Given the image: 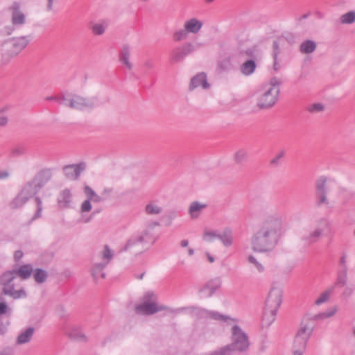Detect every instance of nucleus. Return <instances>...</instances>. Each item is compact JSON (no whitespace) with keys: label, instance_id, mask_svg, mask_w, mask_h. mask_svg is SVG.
I'll return each instance as SVG.
<instances>
[{"label":"nucleus","instance_id":"obj_4","mask_svg":"<svg viewBox=\"0 0 355 355\" xmlns=\"http://www.w3.org/2000/svg\"><path fill=\"white\" fill-rule=\"evenodd\" d=\"M281 84L282 80L280 78L272 77L268 83L263 85L261 94L257 103L259 108H269L276 103L278 99L279 86Z\"/></svg>","mask_w":355,"mask_h":355},{"label":"nucleus","instance_id":"obj_31","mask_svg":"<svg viewBox=\"0 0 355 355\" xmlns=\"http://www.w3.org/2000/svg\"><path fill=\"white\" fill-rule=\"evenodd\" d=\"M334 291V287L331 286L321 293L319 297L315 300V304L316 306H320L322 304L327 302L329 300L331 295L333 294Z\"/></svg>","mask_w":355,"mask_h":355},{"label":"nucleus","instance_id":"obj_26","mask_svg":"<svg viewBox=\"0 0 355 355\" xmlns=\"http://www.w3.org/2000/svg\"><path fill=\"white\" fill-rule=\"evenodd\" d=\"M13 270H15V276H19L22 279H26L30 277L33 271V267L29 264L23 265Z\"/></svg>","mask_w":355,"mask_h":355},{"label":"nucleus","instance_id":"obj_53","mask_svg":"<svg viewBox=\"0 0 355 355\" xmlns=\"http://www.w3.org/2000/svg\"><path fill=\"white\" fill-rule=\"evenodd\" d=\"M285 152L284 150H280L275 156V157L271 159L270 163L271 164H277L279 162V160L282 158L284 156Z\"/></svg>","mask_w":355,"mask_h":355},{"label":"nucleus","instance_id":"obj_48","mask_svg":"<svg viewBox=\"0 0 355 355\" xmlns=\"http://www.w3.org/2000/svg\"><path fill=\"white\" fill-rule=\"evenodd\" d=\"M347 259V254L343 253L339 260V269L348 270Z\"/></svg>","mask_w":355,"mask_h":355},{"label":"nucleus","instance_id":"obj_29","mask_svg":"<svg viewBox=\"0 0 355 355\" xmlns=\"http://www.w3.org/2000/svg\"><path fill=\"white\" fill-rule=\"evenodd\" d=\"M317 47L316 43L310 40L304 41L300 46V51L302 54H310L313 53Z\"/></svg>","mask_w":355,"mask_h":355},{"label":"nucleus","instance_id":"obj_58","mask_svg":"<svg viewBox=\"0 0 355 355\" xmlns=\"http://www.w3.org/2000/svg\"><path fill=\"white\" fill-rule=\"evenodd\" d=\"M7 306L3 302H0V315L6 312Z\"/></svg>","mask_w":355,"mask_h":355},{"label":"nucleus","instance_id":"obj_41","mask_svg":"<svg viewBox=\"0 0 355 355\" xmlns=\"http://www.w3.org/2000/svg\"><path fill=\"white\" fill-rule=\"evenodd\" d=\"M188 33V31L184 28L175 31L173 35V38L176 42H180L187 38Z\"/></svg>","mask_w":355,"mask_h":355},{"label":"nucleus","instance_id":"obj_30","mask_svg":"<svg viewBox=\"0 0 355 355\" xmlns=\"http://www.w3.org/2000/svg\"><path fill=\"white\" fill-rule=\"evenodd\" d=\"M221 285V280L220 278H214L209 280L204 286L203 290L208 291L209 295H212Z\"/></svg>","mask_w":355,"mask_h":355},{"label":"nucleus","instance_id":"obj_55","mask_svg":"<svg viewBox=\"0 0 355 355\" xmlns=\"http://www.w3.org/2000/svg\"><path fill=\"white\" fill-rule=\"evenodd\" d=\"M23 257V252L21 250H17L14 254V258L15 261H19Z\"/></svg>","mask_w":355,"mask_h":355},{"label":"nucleus","instance_id":"obj_56","mask_svg":"<svg viewBox=\"0 0 355 355\" xmlns=\"http://www.w3.org/2000/svg\"><path fill=\"white\" fill-rule=\"evenodd\" d=\"M54 0H47L46 3V10L48 12H50L53 10V4Z\"/></svg>","mask_w":355,"mask_h":355},{"label":"nucleus","instance_id":"obj_18","mask_svg":"<svg viewBox=\"0 0 355 355\" xmlns=\"http://www.w3.org/2000/svg\"><path fill=\"white\" fill-rule=\"evenodd\" d=\"M131 53V48L129 44H123L121 46L119 54V60L125 66L128 70L132 69V64L130 60Z\"/></svg>","mask_w":355,"mask_h":355},{"label":"nucleus","instance_id":"obj_43","mask_svg":"<svg viewBox=\"0 0 355 355\" xmlns=\"http://www.w3.org/2000/svg\"><path fill=\"white\" fill-rule=\"evenodd\" d=\"M159 225V223L153 222L149 224V225L146 227V229L142 232L141 235L144 236V242L146 241L148 238H150L152 236L151 230L156 226Z\"/></svg>","mask_w":355,"mask_h":355},{"label":"nucleus","instance_id":"obj_52","mask_svg":"<svg viewBox=\"0 0 355 355\" xmlns=\"http://www.w3.org/2000/svg\"><path fill=\"white\" fill-rule=\"evenodd\" d=\"M16 26H14L12 24V26H8L4 27V28L2 30V34L4 35H10L13 33Z\"/></svg>","mask_w":355,"mask_h":355},{"label":"nucleus","instance_id":"obj_34","mask_svg":"<svg viewBox=\"0 0 355 355\" xmlns=\"http://www.w3.org/2000/svg\"><path fill=\"white\" fill-rule=\"evenodd\" d=\"M218 239L225 247H230L232 244L233 236L231 230H225L223 234H219Z\"/></svg>","mask_w":355,"mask_h":355},{"label":"nucleus","instance_id":"obj_46","mask_svg":"<svg viewBox=\"0 0 355 355\" xmlns=\"http://www.w3.org/2000/svg\"><path fill=\"white\" fill-rule=\"evenodd\" d=\"M345 286V288L342 293V297H344L345 299H347L352 295L355 286L354 284H346V286Z\"/></svg>","mask_w":355,"mask_h":355},{"label":"nucleus","instance_id":"obj_5","mask_svg":"<svg viewBox=\"0 0 355 355\" xmlns=\"http://www.w3.org/2000/svg\"><path fill=\"white\" fill-rule=\"evenodd\" d=\"M314 329L313 322L308 318H304L294 338L293 345V355H303L306 343Z\"/></svg>","mask_w":355,"mask_h":355},{"label":"nucleus","instance_id":"obj_13","mask_svg":"<svg viewBox=\"0 0 355 355\" xmlns=\"http://www.w3.org/2000/svg\"><path fill=\"white\" fill-rule=\"evenodd\" d=\"M144 236L139 235L137 237L129 239L121 251H128L132 255L137 256L141 254L144 250Z\"/></svg>","mask_w":355,"mask_h":355},{"label":"nucleus","instance_id":"obj_45","mask_svg":"<svg viewBox=\"0 0 355 355\" xmlns=\"http://www.w3.org/2000/svg\"><path fill=\"white\" fill-rule=\"evenodd\" d=\"M324 109V105L320 103L311 104L307 107V110L311 113L320 112L323 111Z\"/></svg>","mask_w":355,"mask_h":355},{"label":"nucleus","instance_id":"obj_28","mask_svg":"<svg viewBox=\"0 0 355 355\" xmlns=\"http://www.w3.org/2000/svg\"><path fill=\"white\" fill-rule=\"evenodd\" d=\"M33 327H28L26 331L21 332L17 338L16 343L17 345H23L28 343L34 333Z\"/></svg>","mask_w":355,"mask_h":355},{"label":"nucleus","instance_id":"obj_20","mask_svg":"<svg viewBox=\"0 0 355 355\" xmlns=\"http://www.w3.org/2000/svg\"><path fill=\"white\" fill-rule=\"evenodd\" d=\"M163 211L162 205L156 200L149 201L144 207V212L149 216H159Z\"/></svg>","mask_w":355,"mask_h":355},{"label":"nucleus","instance_id":"obj_37","mask_svg":"<svg viewBox=\"0 0 355 355\" xmlns=\"http://www.w3.org/2000/svg\"><path fill=\"white\" fill-rule=\"evenodd\" d=\"M47 277V272L44 270L37 268L34 271L33 277L37 283L42 284L46 280Z\"/></svg>","mask_w":355,"mask_h":355},{"label":"nucleus","instance_id":"obj_63","mask_svg":"<svg viewBox=\"0 0 355 355\" xmlns=\"http://www.w3.org/2000/svg\"><path fill=\"white\" fill-rule=\"evenodd\" d=\"M327 225H328V223L326 220H320L319 221V225L320 226H322V225L323 226H327Z\"/></svg>","mask_w":355,"mask_h":355},{"label":"nucleus","instance_id":"obj_50","mask_svg":"<svg viewBox=\"0 0 355 355\" xmlns=\"http://www.w3.org/2000/svg\"><path fill=\"white\" fill-rule=\"evenodd\" d=\"M91 201L89 200H85L81 205V211L88 212L92 209Z\"/></svg>","mask_w":355,"mask_h":355},{"label":"nucleus","instance_id":"obj_60","mask_svg":"<svg viewBox=\"0 0 355 355\" xmlns=\"http://www.w3.org/2000/svg\"><path fill=\"white\" fill-rule=\"evenodd\" d=\"M0 355H12V352L10 349H6L1 352Z\"/></svg>","mask_w":355,"mask_h":355},{"label":"nucleus","instance_id":"obj_19","mask_svg":"<svg viewBox=\"0 0 355 355\" xmlns=\"http://www.w3.org/2000/svg\"><path fill=\"white\" fill-rule=\"evenodd\" d=\"M200 86L203 89L209 87V84L207 83V76L205 73H200L191 79L189 89L193 90Z\"/></svg>","mask_w":355,"mask_h":355},{"label":"nucleus","instance_id":"obj_47","mask_svg":"<svg viewBox=\"0 0 355 355\" xmlns=\"http://www.w3.org/2000/svg\"><path fill=\"white\" fill-rule=\"evenodd\" d=\"M248 260L250 263L253 264L255 266V268L259 272H262L264 270L263 266L261 263H259L254 256H249Z\"/></svg>","mask_w":355,"mask_h":355},{"label":"nucleus","instance_id":"obj_38","mask_svg":"<svg viewBox=\"0 0 355 355\" xmlns=\"http://www.w3.org/2000/svg\"><path fill=\"white\" fill-rule=\"evenodd\" d=\"M84 192L87 197V200L96 202H98L101 200V197L89 186H85L84 187Z\"/></svg>","mask_w":355,"mask_h":355},{"label":"nucleus","instance_id":"obj_42","mask_svg":"<svg viewBox=\"0 0 355 355\" xmlns=\"http://www.w3.org/2000/svg\"><path fill=\"white\" fill-rule=\"evenodd\" d=\"M219 234L214 231L205 230L203 234V240L206 242H211L215 239H218Z\"/></svg>","mask_w":355,"mask_h":355},{"label":"nucleus","instance_id":"obj_39","mask_svg":"<svg viewBox=\"0 0 355 355\" xmlns=\"http://www.w3.org/2000/svg\"><path fill=\"white\" fill-rule=\"evenodd\" d=\"M273 59H274V63H273V69L275 71H278L281 66L280 64L277 60V56L280 52L278 43L277 42H273Z\"/></svg>","mask_w":355,"mask_h":355},{"label":"nucleus","instance_id":"obj_21","mask_svg":"<svg viewBox=\"0 0 355 355\" xmlns=\"http://www.w3.org/2000/svg\"><path fill=\"white\" fill-rule=\"evenodd\" d=\"M202 22L197 18L193 17L187 20L184 24V28L189 33L197 34L202 27Z\"/></svg>","mask_w":355,"mask_h":355},{"label":"nucleus","instance_id":"obj_32","mask_svg":"<svg viewBox=\"0 0 355 355\" xmlns=\"http://www.w3.org/2000/svg\"><path fill=\"white\" fill-rule=\"evenodd\" d=\"M28 199L19 192L18 195L10 202V206L12 209H19L24 206Z\"/></svg>","mask_w":355,"mask_h":355},{"label":"nucleus","instance_id":"obj_9","mask_svg":"<svg viewBox=\"0 0 355 355\" xmlns=\"http://www.w3.org/2000/svg\"><path fill=\"white\" fill-rule=\"evenodd\" d=\"M49 178V172L42 171L25 184L20 193L29 200L47 183Z\"/></svg>","mask_w":355,"mask_h":355},{"label":"nucleus","instance_id":"obj_16","mask_svg":"<svg viewBox=\"0 0 355 355\" xmlns=\"http://www.w3.org/2000/svg\"><path fill=\"white\" fill-rule=\"evenodd\" d=\"M85 168V164L80 163L79 164H71L65 166L63 168L64 175L70 180H76L80 176L81 172Z\"/></svg>","mask_w":355,"mask_h":355},{"label":"nucleus","instance_id":"obj_51","mask_svg":"<svg viewBox=\"0 0 355 355\" xmlns=\"http://www.w3.org/2000/svg\"><path fill=\"white\" fill-rule=\"evenodd\" d=\"M143 67L147 70L153 69L155 67V62L152 59H147L144 61Z\"/></svg>","mask_w":355,"mask_h":355},{"label":"nucleus","instance_id":"obj_17","mask_svg":"<svg viewBox=\"0 0 355 355\" xmlns=\"http://www.w3.org/2000/svg\"><path fill=\"white\" fill-rule=\"evenodd\" d=\"M207 207V205L200 201H193L190 203L188 213L192 220L199 218L204 209Z\"/></svg>","mask_w":355,"mask_h":355},{"label":"nucleus","instance_id":"obj_2","mask_svg":"<svg viewBox=\"0 0 355 355\" xmlns=\"http://www.w3.org/2000/svg\"><path fill=\"white\" fill-rule=\"evenodd\" d=\"M202 313L207 318L227 322L228 324H233L230 329L232 343L222 347L223 352L225 354L233 355L235 352H243L248 349L250 346L248 336L247 334L236 324L239 321L237 318H231L213 311H203Z\"/></svg>","mask_w":355,"mask_h":355},{"label":"nucleus","instance_id":"obj_33","mask_svg":"<svg viewBox=\"0 0 355 355\" xmlns=\"http://www.w3.org/2000/svg\"><path fill=\"white\" fill-rule=\"evenodd\" d=\"M337 311H338L337 306H331V307L329 308L326 311L314 315L313 319L314 320H324V319L331 318L336 314Z\"/></svg>","mask_w":355,"mask_h":355},{"label":"nucleus","instance_id":"obj_6","mask_svg":"<svg viewBox=\"0 0 355 355\" xmlns=\"http://www.w3.org/2000/svg\"><path fill=\"white\" fill-rule=\"evenodd\" d=\"M157 300V297L153 293L148 292L145 293L142 297V302L135 306V312L138 314L150 315L165 310L170 313H177L178 311L166 306L158 304Z\"/></svg>","mask_w":355,"mask_h":355},{"label":"nucleus","instance_id":"obj_40","mask_svg":"<svg viewBox=\"0 0 355 355\" xmlns=\"http://www.w3.org/2000/svg\"><path fill=\"white\" fill-rule=\"evenodd\" d=\"M248 151L245 149L241 148L238 150L234 154V161L240 164L245 161L248 157Z\"/></svg>","mask_w":355,"mask_h":355},{"label":"nucleus","instance_id":"obj_62","mask_svg":"<svg viewBox=\"0 0 355 355\" xmlns=\"http://www.w3.org/2000/svg\"><path fill=\"white\" fill-rule=\"evenodd\" d=\"M206 256H207V257L208 261H209L210 263H213V262H214V260H215V259H214V257H212L209 253L207 252V253H206Z\"/></svg>","mask_w":355,"mask_h":355},{"label":"nucleus","instance_id":"obj_12","mask_svg":"<svg viewBox=\"0 0 355 355\" xmlns=\"http://www.w3.org/2000/svg\"><path fill=\"white\" fill-rule=\"evenodd\" d=\"M195 51V46L191 42H185L182 45L172 50L170 60L173 64L182 62L186 56Z\"/></svg>","mask_w":355,"mask_h":355},{"label":"nucleus","instance_id":"obj_27","mask_svg":"<svg viewBox=\"0 0 355 355\" xmlns=\"http://www.w3.org/2000/svg\"><path fill=\"white\" fill-rule=\"evenodd\" d=\"M339 24L341 25H352L355 23V10H352L342 14L338 18Z\"/></svg>","mask_w":355,"mask_h":355},{"label":"nucleus","instance_id":"obj_23","mask_svg":"<svg viewBox=\"0 0 355 355\" xmlns=\"http://www.w3.org/2000/svg\"><path fill=\"white\" fill-rule=\"evenodd\" d=\"M72 200V194L69 189H64L60 191L58 203L61 208H67L70 206Z\"/></svg>","mask_w":355,"mask_h":355},{"label":"nucleus","instance_id":"obj_57","mask_svg":"<svg viewBox=\"0 0 355 355\" xmlns=\"http://www.w3.org/2000/svg\"><path fill=\"white\" fill-rule=\"evenodd\" d=\"M8 123V118L5 116H0V126L6 125Z\"/></svg>","mask_w":355,"mask_h":355},{"label":"nucleus","instance_id":"obj_7","mask_svg":"<svg viewBox=\"0 0 355 355\" xmlns=\"http://www.w3.org/2000/svg\"><path fill=\"white\" fill-rule=\"evenodd\" d=\"M28 43L29 39L27 36L12 37L5 40L1 46L3 58L8 61L21 52Z\"/></svg>","mask_w":355,"mask_h":355},{"label":"nucleus","instance_id":"obj_3","mask_svg":"<svg viewBox=\"0 0 355 355\" xmlns=\"http://www.w3.org/2000/svg\"><path fill=\"white\" fill-rule=\"evenodd\" d=\"M283 291L279 286L270 288L265 302L263 324L270 326L275 320L277 312L282 302Z\"/></svg>","mask_w":355,"mask_h":355},{"label":"nucleus","instance_id":"obj_10","mask_svg":"<svg viewBox=\"0 0 355 355\" xmlns=\"http://www.w3.org/2000/svg\"><path fill=\"white\" fill-rule=\"evenodd\" d=\"M16 277L15 270L7 271L1 275L0 284L3 286L2 294L10 296L13 299L26 297V294L23 288L15 290V284L12 282Z\"/></svg>","mask_w":355,"mask_h":355},{"label":"nucleus","instance_id":"obj_35","mask_svg":"<svg viewBox=\"0 0 355 355\" xmlns=\"http://www.w3.org/2000/svg\"><path fill=\"white\" fill-rule=\"evenodd\" d=\"M232 69L233 64L230 57L222 59L218 63V69L220 71H228Z\"/></svg>","mask_w":355,"mask_h":355},{"label":"nucleus","instance_id":"obj_8","mask_svg":"<svg viewBox=\"0 0 355 355\" xmlns=\"http://www.w3.org/2000/svg\"><path fill=\"white\" fill-rule=\"evenodd\" d=\"M61 100V105L76 110L93 109L96 102L94 97L87 98L78 94L63 95Z\"/></svg>","mask_w":355,"mask_h":355},{"label":"nucleus","instance_id":"obj_64","mask_svg":"<svg viewBox=\"0 0 355 355\" xmlns=\"http://www.w3.org/2000/svg\"><path fill=\"white\" fill-rule=\"evenodd\" d=\"M188 254L189 256H192L194 254V250L192 248H189Z\"/></svg>","mask_w":355,"mask_h":355},{"label":"nucleus","instance_id":"obj_44","mask_svg":"<svg viewBox=\"0 0 355 355\" xmlns=\"http://www.w3.org/2000/svg\"><path fill=\"white\" fill-rule=\"evenodd\" d=\"M91 29L96 35H101L105 33V26L102 24H94L92 26Z\"/></svg>","mask_w":355,"mask_h":355},{"label":"nucleus","instance_id":"obj_49","mask_svg":"<svg viewBox=\"0 0 355 355\" xmlns=\"http://www.w3.org/2000/svg\"><path fill=\"white\" fill-rule=\"evenodd\" d=\"M35 200H36V202H37V211H36L33 218H32V220H35L36 218H39L42 216V201H41V200L39 198H36Z\"/></svg>","mask_w":355,"mask_h":355},{"label":"nucleus","instance_id":"obj_22","mask_svg":"<svg viewBox=\"0 0 355 355\" xmlns=\"http://www.w3.org/2000/svg\"><path fill=\"white\" fill-rule=\"evenodd\" d=\"M66 334L69 338L76 341L85 342L87 340V337L81 330L79 326H72L67 329Z\"/></svg>","mask_w":355,"mask_h":355},{"label":"nucleus","instance_id":"obj_54","mask_svg":"<svg viewBox=\"0 0 355 355\" xmlns=\"http://www.w3.org/2000/svg\"><path fill=\"white\" fill-rule=\"evenodd\" d=\"M24 153V149L22 148H15L12 150L11 154L13 156H19Z\"/></svg>","mask_w":355,"mask_h":355},{"label":"nucleus","instance_id":"obj_24","mask_svg":"<svg viewBox=\"0 0 355 355\" xmlns=\"http://www.w3.org/2000/svg\"><path fill=\"white\" fill-rule=\"evenodd\" d=\"M257 64L253 60H248L240 67L241 73L246 76L252 75L256 70Z\"/></svg>","mask_w":355,"mask_h":355},{"label":"nucleus","instance_id":"obj_59","mask_svg":"<svg viewBox=\"0 0 355 355\" xmlns=\"http://www.w3.org/2000/svg\"><path fill=\"white\" fill-rule=\"evenodd\" d=\"M9 176V173L7 171H0V179H5Z\"/></svg>","mask_w":355,"mask_h":355},{"label":"nucleus","instance_id":"obj_14","mask_svg":"<svg viewBox=\"0 0 355 355\" xmlns=\"http://www.w3.org/2000/svg\"><path fill=\"white\" fill-rule=\"evenodd\" d=\"M327 179L326 177H320L316 182V196L318 205L329 206V201L327 198V193L329 188L327 186Z\"/></svg>","mask_w":355,"mask_h":355},{"label":"nucleus","instance_id":"obj_25","mask_svg":"<svg viewBox=\"0 0 355 355\" xmlns=\"http://www.w3.org/2000/svg\"><path fill=\"white\" fill-rule=\"evenodd\" d=\"M323 228L318 226L313 232H310L306 236L303 237V239L306 241L309 245L315 243L319 241L322 233Z\"/></svg>","mask_w":355,"mask_h":355},{"label":"nucleus","instance_id":"obj_11","mask_svg":"<svg viewBox=\"0 0 355 355\" xmlns=\"http://www.w3.org/2000/svg\"><path fill=\"white\" fill-rule=\"evenodd\" d=\"M113 252L108 247L105 245L103 249L96 256V259H100V262H95L92 268V274L94 278H97L100 275L102 278H105V274L101 272L106 267L113 257Z\"/></svg>","mask_w":355,"mask_h":355},{"label":"nucleus","instance_id":"obj_36","mask_svg":"<svg viewBox=\"0 0 355 355\" xmlns=\"http://www.w3.org/2000/svg\"><path fill=\"white\" fill-rule=\"evenodd\" d=\"M348 270L338 269L336 285L339 286H345L347 282Z\"/></svg>","mask_w":355,"mask_h":355},{"label":"nucleus","instance_id":"obj_1","mask_svg":"<svg viewBox=\"0 0 355 355\" xmlns=\"http://www.w3.org/2000/svg\"><path fill=\"white\" fill-rule=\"evenodd\" d=\"M283 232V218L274 214L268 216L262 223L259 230L251 238L253 251L267 252L277 244Z\"/></svg>","mask_w":355,"mask_h":355},{"label":"nucleus","instance_id":"obj_15","mask_svg":"<svg viewBox=\"0 0 355 355\" xmlns=\"http://www.w3.org/2000/svg\"><path fill=\"white\" fill-rule=\"evenodd\" d=\"M9 10L11 12V22L14 26L19 27L26 24V15L18 3L14 2L10 6Z\"/></svg>","mask_w":355,"mask_h":355},{"label":"nucleus","instance_id":"obj_61","mask_svg":"<svg viewBox=\"0 0 355 355\" xmlns=\"http://www.w3.org/2000/svg\"><path fill=\"white\" fill-rule=\"evenodd\" d=\"M188 245H189V241H188V240L184 239V240L181 241V242H180V245H181L182 248H186V247H187V246H188Z\"/></svg>","mask_w":355,"mask_h":355}]
</instances>
